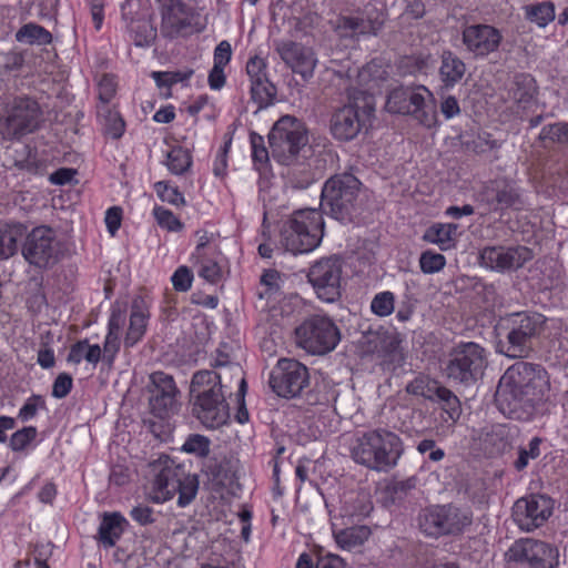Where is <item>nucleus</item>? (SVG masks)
<instances>
[{"mask_svg":"<svg viewBox=\"0 0 568 568\" xmlns=\"http://www.w3.org/2000/svg\"><path fill=\"white\" fill-rule=\"evenodd\" d=\"M158 196L163 201L175 206H182L185 204L183 194L176 186L170 185L168 182L160 181L154 184Z\"/></svg>","mask_w":568,"mask_h":568,"instance_id":"53","label":"nucleus"},{"mask_svg":"<svg viewBox=\"0 0 568 568\" xmlns=\"http://www.w3.org/2000/svg\"><path fill=\"white\" fill-rule=\"evenodd\" d=\"M118 82L113 74L104 73L98 82V109L108 108L110 101L115 97Z\"/></svg>","mask_w":568,"mask_h":568,"instance_id":"46","label":"nucleus"},{"mask_svg":"<svg viewBox=\"0 0 568 568\" xmlns=\"http://www.w3.org/2000/svg\"><path fill=\"white\" fill-rule=\"evenodd\" d=\"M282 277L280 272L276 270H267L261 276V284L265 286L264 293H261V297H271L281 290Z\"/></svg>","mask_w":568,"mask_h":568,"instance_id":"59","label":"nucleus"},{"mask_svg":"<svg viewBox=\"0 0 568 568\" xmlns=\"http://www.w3.org/2000/svg\"><path fill=\"white\" fill-rule=\"evenodd\" d=\"M385 329L367 331L358 341V346L364 355L378 354L383 338L386 335Z\"/></svg>","mask_w":568,"mask_h":568,"instance_id":"50","label":"nucleus"},{"mask_svg":"<svg viewBox=\"0 0 568 568\" xmlns=\"http://www.w3.org/2000/svg\"><path fill=\"white\" fill-rule=\"evenodd\" d=\"M308 369L296 359L282 358L270 376V386L281 397L298 396L308 385Z\"/></svg>","mask_w":568,"mask_h":568,"instance_id":"15","label":"nucleus"},{"mask_svg":"<svg viewBox=\"0 0 568 568\" xmlns=\"http://www.w3.org/2000/svg\"><path fill=\"white\" fill-rule=\"evenodd\" d=\"M539 140L542 142L568 143V123L545 125L539 133Z\"/></svg>","mask_w":568,"mask_h":568,"instance_id":"52","label":"nucleus"},{"mask_svg":"<svg viewBox=\"0 0 568 568\" xmlns=\"http://www.w3.org/2000/svg\"><path fill=\"white\" fill-rule=\"evenodd\" d=\"M165 164L171 173L181 175L191 168L192 155L189 150L175 146L168 153Z\"/></svg>","mask_w":568,"mask_h":568,"instance_id":"43","label":"nucleus"},{"mask_svg":"<svg viewBox=\"0 0 568 568\" xmlns=\"http://www.w3.org/2000/svg\"><path fill=\"white\" fill-rule=\"evenodd\" d=\"M547 318L537 312H517L504 318L505 339L498 343V353L509 358H527L544 333Z\"/></svg>","mask_w":568,"mask_h":568,"instance_id":"5","label":"nucleus"},{"mask_svg":"<svg viewBox=\"0 0 568 568\" xmlns=\"http://www.w3.org/2000/svg\"><path fill=\"white\" fill-rule=\"evenodd\" d=\"M21 253L30 265L48 270L60 261L61 243L52 227L41 225L26 232Z\"/></svg>","mask_w":568,"mask_h":568,"instance_id":"12","label":"nucleus"},{"mask_svg":"<svg viewBox=\"0 0 568 568\" xmlns=\"http://www.w3.org/2000/svg\"><path fill=\"white\" fill-rule=\"evenodd\" d=\"M552 511L551 499L542 495L519 498L513 508L514 520L525 531L542 526Z\"/></svg>","mask_w":568,"mask_h":568,"instance_id":"21","label":"nucleus"},{"mask_svg":"<svg viewBox=\"0 0 568 568\" xmlns=\"http://www.w3.org/2000/svg\"><path fill=\"white\" fill-rule=\"evenodd\" d=\"M503 41L499 29L487 23L466 24L462 30V42L475 58H486L498 51Z\"/></svg>","mask_w":568,"mask_h":568,"instance_id":"19","label":"nucleus"},{"mask_svg":"<svg viewBox=\"0 0 568 568\" xmlns=\"http://www.w3.org/2000/svg\"><path fill=\"white\" fill-rule=\"evenodd\" d=\"M550 382L544 367L517 362L500 377L495 402L500 412L515 419H530L537 407L548 398Z\"/></svg>","mask_w":568,"mask_h":568,"instance_id":"1","label":"nucleus"},{"mask_svg":"<svg viewBox=\"0 0 568 568\" xmlns=\"http://www.w3.org/2000/svg\"><path fill=\"white\" fill-rule=\"evenodd\" d=\"M276 93V87L268 79L251 83V98L258 110L273 104Z\"/></svg>","mask_w":568,"mask_h":568,"instance_id":"42","label":"nucleus"},{"mask_svg":"<svg viewBox=\"0 0 568 568\" xmlns=\"http://www.w3.org/2000/svg\"><path fill=\"white\" fill-rule=\"evenodd\" d=\"M171 282L175 291L187 292L192 286L193 272L185 265L179 266L173 273Z\"/></svg>","mask_w":568,"mask_h":568,"instance_id":"60","label":"nucleus"},{"mask_svg":"<svg viewBox=\"0 0 568 568\" xmlns=\"http://www.w3.org/2000/svg\"><path fill=\"white\" fill-rule=\"evenodd\" d=\"M72 377L67 373L58 375L52 386V396L55 398H64L72 388Z\"/></svg>","mask_w":568,"mask_h":568,"instance_id":"63","label":"nucleus"},{"mask_svg":"<svg viewBox=\"0 0 568 568\" xmlns=\"http://www.w3.org/2000/svg\"><path fill=\"white\" fill-rule=\"evenodd\" d=\"M457 229L456 224L437 223L426 230L423 239L428 243L436 244L442 251H446L455 246Z\"/></svg>","mask_w":568,"mask_h":568,"instance_id":"32","label":"nucleus"},{"mask_svg":"<svg viewBox=\"0 0 568 568\" xmlns=\"http://www.w3.org/2000/svg\"><path fill=\"white\" fill-rule=\"evenodd\" d=\"M52 34L40 24L29 22L23 24L16 33L18 42L45 45L52 42Z\"/></svg>","mask_w":568,"mask_h":568,"instance_id":"37","label":"nucleus"},{"mask_svg":"<svg viewBox=\"0 0 568 568\" xmlns=\"http://www.w3.org/2000/svg\"><path fill=\"white\" fill-rule=\"evenodd\" d=\"M266 63L260 57L251 58L246 63V73L251 80V83L262 81V79H268L266 75Z\"/></svg>","mask_w":568,"mask_h":568,"instance_id":"62","label":"nucleus"},{"mask_svg":"<svg viewBox=\"0 0 568 568\" xmlns=\"http://www.w3.org/2000/svg\"><path fill=\"white\" fill-rule=\"evenodd\" d=\"M442 387L443 386L437 381L432 379L426 375H418L407 384L406 392L435 402Z\"/></svg>","mask_w":568,"mask_h":568,"instance_id":"39","label":"nucleus"},{"mask_svg":"<svg viewBox=\"0 0 568 568\" xmlns=\"http://www.w3.org/2000/svg\"><path fill=\"white\" fill-rule=\"evenodd\" d=\"M435 402L443 404V409L448 414L452 420H457L460 416V403L458 397L448 388L442 387Z\"/></svg>","mask_w":568,"mask_h":568,"instance_id":"51","label":"nucleus"},{"mask_svg":"<svg viewBox=\"0 0 568 568\" xmlns=\"http://www.w3.org/2000/svg\"><path fill=\"white\" fill-rule=\"evenodd\" d=\"M532 251L526 246H486L479 253L481 266L495 272L516 271L532 260Z\"/></svg>","mask_w":568,"mask_h":568,"instance_id":"17","label":"nucleus"},{"mask_svg":"<svg viewBox=\"0 0 568 568\" xmlns=\"http://www.w3.org/2000/svg\"><path fill=\"white\" fill-rule=\"evenodd\" d=\"M221 257L222 253L217 247H214L209 254L192 257L195 263L200 265L199 276L211 284L219 283L222 278V268L220 266Z\"/></svg>","mask_w":568,"mask_h":568,"instance_id":"33","label":"nucleus"},{"mask_svg":"<svg viewBox=\"0 0 568 568\" xmlns=\"http://www.w3.org/2000/svg\"><path fill=\"white\" fill-rule=\"evenodd\" d=\"M211 366L215 369H227L231 377L240 382V393L243 395L246 390V382L243 376V369L237 363H233L227 354L219 352Z\"/></svg>","mask_w":568,"mask_h":568,"instance_id":"45","label":"nucleus"},{"mask_svg":"<svg viewBox=\"0 0 568 568\" xmlns=\"http://www.w3.org/2000/svg\"><path fill=\"white\" fill-rule=\"evenodd\" d=\"M373 112L374 105L369 101H365L363 114L359 113V106L356 101L337 109L332 114L329 121L333 136L338 141L355 139L365 125L366 118Z\"/></svg>","mask_w":568,"mask_h":568,"instance_id":"16","label":"nucleus"},{"mask_svg":"<svg viewBox=\"0 0 568 568\" xmlns=\"http://www.w3.org/2000/svg\"><path fill=\"white\" fill-rule=\"evenodd\" d=\"M485 452L489 456L503 454L509 447L508 429L504 425H495L483 438Z\"/></svg>","mask_w":568,"mask_h":568,"instance_id":"36","label":"nucleus"},{"mask_svg":"<svg viewBox=\"0 0 568 568\" xmlns=\"http://www.w3.org/2000/svg\"><path fill=\"white\" fill-rule=\"evenodd\" d=\"M98 115L104 120V131L113 139H119L124 133L125 123L118 111L110 106L98 109Z\"/></svg>","mask_w":568,"mask_h":568,"instance_id":"44","label":"nucleus"},{"mask_svg":"<svg viewBox=\"0 0 568 568\" xmlns=\"http://www.w3.org/2000/svg\"><path fill=\"white\" fill-rule=\"evenodd\" d=\"M487 364V353L481 345L462 342L450 349L444 372L454 383L469 386L481 378Z\"/></svg>","mask_w":568,"mask_h":568,"instance_id":"9","label":"nucleus"},{"mask_svg":"<svg viewBox=\"0 0 568 568\" xmlns=\"http://www.w3.org/2000/svg\"><path fill=\"white\" fill-rule=\"evenodd\" d=\"M124 518L119 513H105L99 527V540L106 547H112L123 532Z\"/></svg>","mask_w":568,"mask_h":568,"instance_id":"34","label":"nucleus"},{"mask_svg":"<svg viewBox=\"0 0 568 568\" xmlns=\"http://www.w3.org/2000/svg\"><path fill=\"white\" fill-rule=\"evenodd\" d=\"M162 31L174 37L190 27L191 22L185 13V6L180 0H170L162 7Z\"/></svg>","mask_w":568,"mask_h":568,"instance_id":"26","label":"nucleus"},{"mask_svg":"<svg viewBox=\"0 0 568 568\" xmlns=\"http://www.w3.org/2000/svg\"><path fill=\"white\" fill-rule=\"evenodd\" d=\"M425 97L412 88H396L388 94L386 109L390 113L414 114L427 126L433 123V114L426 111Z\"/></svg>","mask_w":568,"mask_h":568,"instance_id":"22","label":"nucleus"},{"mask_svg":"<svg viewBox=\"0 0 568 568\" xmlns=\"http://www.w3.org/2000/svg\"><path fill=\"white\" fill-rule=\"evenodd\" d=\"M224 374L203 369L194 373L190 394L193 414L206 427L217 428L229 419V405L223 389Z\"/></svg>","mask_w":568,"mask_h":568,"instance_id":"3","label":"nucleus"},{"mask_svg":"<svg viewBox=\"0 0 568 568\" xmlns=\"http://www.w3.org/2000/svg\"><path fill=\"white\" fill-rule=\"evenodd\" d=\"M395 296L392 292H382L374 296L371 303V310L374 314L384 317L390 315L394 311Z\"/></svg>","mask_w":568,"mask_h":568,"instance_id":"55","label":"nucleus"},{"mask_svg":"<svg viewBox=\"0 0 568 568\" xmlns=\"http://www.w3.org/2000/svg\"><path fill=\"white\" fill-rule=\"evenodd\" d=\"M538 87L534 77L519 73L514 77L510 88L511 99L523 109L528 108L536 99Z\"/></svg>","mask_w":568,"mask_h":568,"instance_id":"30","label":"nucleus"},{"mask_svg":"<svg viewBox=\"0 0 568 568\" xmlns=\"http://www.w3.org/2000/svg\"><path fill=\"white\" fill-rule=\"evenodd\" d=\"M446 258L443 254L425 251L420 254L419 266L423 273L433 274L445 267Z\"/></svg>","mask_w":568,"mask_h":568,"instance_id":"54","label":"nucleus"},{"mask_svg":"<svg viewBox=\"0 0 568 568\" xmlns=\"http://www.w3.org/2000/svg\"><path fill=\"white\" fill-rule=\"evenodd\" d=\"M276 50L281 59L304 79L313 75L317 60L312 49L293 41L281 42Z\"/></svg>","mask_w":568,"mask_h":568,"instance_id":"24","label":"nucleus"},{"mask_svg":"<svg viewBox=\"0 0 568 568\" xmlns=\"http://www.w3.org/2000/svg\"><path fill=\"white\" fill-rule=\"evenodd\" d=\"M154 480L151 498L155 503H164L178 493V505L187 506L196 496L199 480L196 475L186 471L184 465L176 464L168 456L160 457L152 465Z\"/></svg>","mask_w":568,"mask_h":568,"instance_id":"4","label":"nucleus"},{"mask_svg":"<svg viewBox=\"0 0 568 568\" xmlns=\"http://www.w3.org/2000/svg\"><path fill=\"white\" fill-rule=\"evenodd\" d=\"M465 73V62L453 51L444 50L440 55V65L438 70L442 85L446 89L454 88L462 81Z\"/></svg>","mask_w":568,"mask_h":568,"instance_id":"27","label":"nucleus"},{"mask_svg":"<svg viewBox=\"0 0 568 568\" xmlns=\"http://www.w3.org/2000/svg\"><path fill=\"white\" fill-rule=\"evenodd\" d=\"M362 183L352 173L331 176L322 189L321 207L341 222H351L357 211Z\"/></svg>","mask_w":568,"mask_h":568,"instance_id":"8","label":"nucleus"},{"mask_svg":"<svg viewBox=\"0 0 568 568\" xmlns=\"http://www.w3.org/2000/svg\"><path fill=\"white\" fill-rule=\"evenodd\" d=\"M307 143V130L304 123L292 115L281 116L268 133L272 155L284 165H291Z\"/></svg>","mask_w":568,"mask_h":568,"instance_id":"10","label":"nucleus"},{"mask_svg":"<svg viewBox=\"0 0 568 568\" xmlns=\"http://www.w3.org/2000/svg\"><path fill=\"white\" fill-rule=\"evenodd\" d=\"M481 197L493 212L520 210L524 205L520 190L514 182L505 179L489 181L483 190Z\"/></svg>","mask_w":568,"mask_h":568,"instance_id":"23","label":"nucleus"},{"mask_svg":"<svg viewBox=\"0 0 568 568\" xmlns=\"http://www.w3.org/2000/svg\"><path fill=\"white\" fill-rule=\"evenodd\" d=\"M153 214L159 225L168 231L178 232L183 229L182 222L168 209L156 206Z\"/></svg>","mask_w":568,"mask_h":568,"instance_id":"57","label":"nucleus"},{"mask_svg":"<svg viewBox=\"0 0 568 568\" xmlns=\"http://www.w3.org/2000/svg\"><path fill=\"white\" fill-rule=\"evenodd\" d=\"M378 356L385 362L400 366L404 363L405 356L400 347V339L396 334L386 332L381 345Z\"/></svg>","mask_w":568,"mask_h":568,"instance_id":"41","label":"nucleus"},{"mask_svg":"<svg viewBox=\"0 0 568 568\" xmlns=\"http://www.w3.org/2000/svg\"><path fill=\"white\" fill-rule=\"evenodd\" d=\"M506 557L508 561L526 562L531 568H552L558 550L545 541L525 538L515 541Z\"/></svg>","mask_w":568,"mask_h":568,"instance_id":"18","label":"nucleus"},{"mask_svg":"<svg viewBox=\"0 0 568 568\" xmlns=\"http://www.w3.org/2000/svg\"><path fill=\"white\" fill-rule=\"evenodd\" d=\"M149 316L150 313L145 307L143 300L135 298L132 302L130 325L124 337V346L126 348L133 347L142 339L146 332Z\"/></svg>","mask_w":568,"mask_h":568,"instance_id":"28","label":"nucleus"},{"mask_svg":"<svg viewBox=\"0 0 568 568\" xmlns=\"http://www.w3.org/2000/svg\"><path fill=\"white\" fill-rule=\"evenodd\" d=\"M316 295L324 302H335L341 297L342 261L329 256L315 262L307 273Z\"/></svg>","mask_w":568,"mask_h":568,"instance_id":"14","label":"nucleus"},{"mask_svg":"<svg viewBox=\"0 0 568 568\" xmlns=\"http://www.w3.org/2000/svg\"><path fill=\"white\" fill-rule=\"evenodd\" d=\"M298 347L312 355H325L337 346L341 332L334 321L326 315H312L295 328Z\"/></svg>","mask_w":568,"mask_h":568,"instance_id":"11","label":"nucleus"},{"mask_svg":"<svg viewBox=\"0 0 568 568\" xmlns=\"http://www.w3.org/2000/svg\"><path fill=\"white\" fill-rule=\"evenodd\" d=\"M250 142L252 146V158L254 163L265 165L268 162V151L264 144V139L256 132L250 134Z\"/></svg>","mask_w":568,"mask_h":568,"instance_id":"61","label":"nucleus"},{"mask_svg":"<svg viewBox=\"0 0 568 568\" xmlns=\"http://www.w3.org/2000/svg\"><path fill=\"white\" fill-rule=\"evenodd\" d=\"M44 400L39 395H33L27 399L24 405L20 408L18 417L26 422L33 418L37 415L39 406H43Z\"/></svg>","mask_w":568,"mask_h":568,"instance_id":"64","label":"nucleus"},{"mask_svg":"<svg viewBox=\"0 0 568 568\" xmlns=\"http://www.w3.org/2000/svg\"><path fill=\"white\" fill-rule=\"evenodd\" d=\"M542 443V439L540 437H534L529 444L528 447H519L518 448V458L514 462V467L516 470L521 471L524 470L529 463V459H536L540 455V444Z\"/></svg>","mask_w":568,"mask_h":568,"instance_id":"49","label":"nucleus"},{"mask_svg":"<svg viewBox=\"0 0 568 568\" xmlns=\"http://www.w3.org/2000/svg\"><path fill=\"white\" fill-rule=\"evenodd\" d=\"M42 123L43 111L34 98L14 97L0 113V136L6 141L20 140L38 131Z\"/></svg>","mask_w":568,"mask_h":568,"instance_id":"6","label":"nucleus"},{"mask_svg":"<svg viewBox=\"0 0 568 568\" xmlns=\"http://www.w3.org/2000/svg\"><path fill=\"white\" fill-rule=\"evenodd\" d=\"M403 452L400 437L386 428L363 432L351 446V457L356 464L379 473L393 469Z\"/></svg>","mask_w":568,"mask_h":568,"instance_id":"2","label":"nucleus"},{"mask_svg":"<svg viewBox=\"0 0 568 568\" xmlns=\"http://www.w3.org/2000/svg\"><path fill=\"white\" fill-rule=\"evenodd\" d=\"M126 321L125 311L119 306L112 308L109 320V332L103 345V357L111 363L120 349L119 334Z\"/></svg>","mask_w":568,"mask_h":568,"instance_id":"29","label":"nucleus"},{"mask_svg":"<svg viewBox=\"0 0 568 568\" xmlns=\"http://www.w3.org/2000/svg\"><path fill=\"white\" fill-rule=\"evenodd\" d=\"M324 235V221L317 210L306 209L293 213L281 232V243L293 254L316 248Z\"/></svg>","mask_w":568,"mask_h":568,"instance_id":"7","label":"nucleus"},{"mask_svg":"<svg viewBox=\"0 0 568 568\" xmlns=\"http://www.w3.org/2000/svg\"><path fill=\"white\" fill-rule=\"evenodd\" d=\"M371 536V529L367 526H354L342 529L335 534L337 545L347 550L362 546Z\"/></svg>","mask_w":568,"mask_h":568,"instance_id":"38","label":"nucleus"},{"mask_svg":"<svg viewBox=\"0 0 568 568\" xmlns=\"http://www.w3.org/2000/svg\"><path fill=\"white\" fill-rule=\"evenodd\" d=\"M182 449L189 454L204 457L210 452V440L207 437L199 434L190 435L182 446Z\"/></svg>","mask_w":568,"mask_h":568,"instance_id":"56","label":"nucleus"},{"mask_svg":"<svg viewBox=\"0 0 568 568\" xmlns=\"http://www.w3.org/2000/svg\"><path fill=\"white\" fill-rule=\"evenodd\" d=\"M26 232V226L20 223L0 224V261L8 260L18 252Z\"/></svg>","mask_w":568,"mask_h":568,"instance_id":"31","label":"nucleus"},{"mask_svg":"<svg viewBox=\"0 0 568 568\" xmlns=\"http://www.w3.org/2000/svg\"><path fill=\"white\" fill-rule=\"evenodd\" d=\"M36 437V427H23L11 435L9 446L13 452H20L24 449Z\"/></svg>","mask_w":568,"mask_h":568,"instance_id":"58","label":"nucleus"},{"mask_svg":"<svg viewBox=\"0 0 568 568\" xmlns=\"http://www.w3.org/2000/svg\"><path fill=\"white\" fill-rule=\"evenodd\" d=\"M193 75L192 69H185L180 71H153L151 77L154 79L159 88L166 87L171 88L173 84L179 82H186Z\"/></svg>","mask_w":568,"mask_h":568,"instance_id":"48","label":"nucleus"},{"mask_svg":"<svg viewBox=\"0 0 568 568\" xmlns=\"http://www.w3.org/2000/svg\"><path fill=\"white\" fill-rule=\"evenodd\" d=\"M149 405L153 415L165 418L176 408L179 389L173 377L164 372H154L150 375L146 386Z\"/></svg>","mask_w":568,"mask_h":568,"instance_id":"20","label":"nucleus"},{"mask_svg":"<svg viewBox=\"0 0 568 568\" xmlns=\"http://www.w3.org/2000/svg\"><path fill=\"white\" fill-rule=\"evenodd\" d=\"M526 16L539 27L547 26L555 18V7L551 2H542L526 8Z\"/></svg>","mask_w":568,"mask_h":568,"instance_id":"47","label":"nucleus"},{"mask_svg":"<svg viewBox=\"0 0 568 568\" xmlns=\"http://www.w3.org/2000/svg\"><path fill=\"white\" fill-rule=\"evenodd\" d=\"M101 347L99 345H89L88 341L84 339L71 346L67 361L69 363L79 364L84 358L91 364H97L101 359Z\"/></svg>","mask_w":568,"mask_h":568,"instance_id":"40","label":"nucleus"},{"mask_svg":"<svg viewBox=\"0 0 568 568\" xmlns=\"http://www.w3.org/2000/svg\"><path fill=\"white\" fill-rule=\"evenodd\" d=\"M379 19L362 16H338L333 23V29L341 39H358L361 36H376L383 28Z\"/></svg>","mask_w":568,"mask_h":568,"instance_id":"25","label":"nucleus"},{"mask_svg":"<svg viewBox=\"0 0 568 568\" xmlns=\"http://www.w3.org/2000/svg\"><path fill=\"white\" fill-rule=\"evenodd\" d=\"M471 513L452 504L425 509L419 516L420 529L430 537L456 535L471 524Z\"/></svg>","mask_w":568,"mask_h":568,"instance_id":"13","label":"nucleus"},{"mask_svg":"<svg viewBox=\"0 0 568 568\" xmlns=\"http://www.w3.org/2000/svg\"><path fill=\"white\" fill-rule=\"evenodd\" d=\"M415 486L416 480L413 477L405 480H392L387 483L381 490L383 505L385 507H392L403 501Z\"/></svg>","mask_w":568,"mask_h":568,"instance_id":"35","label":"nucleus"}]
</instances>
